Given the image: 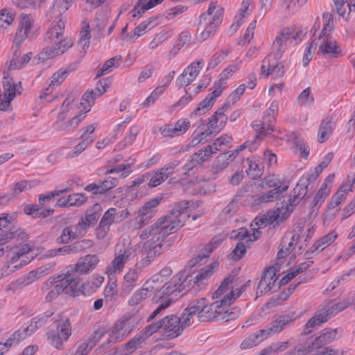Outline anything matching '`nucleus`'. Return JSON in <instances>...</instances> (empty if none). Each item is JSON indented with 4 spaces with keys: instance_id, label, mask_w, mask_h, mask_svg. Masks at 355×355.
Instances as JSON below:
<instances>
[{
    "instance_id": "nucleus-45",
    "label": "nucleus",
    "mask_w": 355,
    "mask_h": 355,
    "mask_svg": "<svg viewBox=\"0 0 355 355\" xmlns=\"http://www.w3.org/2000/svg\"><path fill=\"white\" fill-rule=\"evenodd\" d=\"M246 253V247L243 242H239L233 250L228 254V258L234 261L241 259Z\"/></svg>"
},
{
    "instance_id": "nucleus-22",
    "label": "nucleus",
    "mask_w": 355,
    "mask_h": 355,
    "mask_svg": "<svg viewBox=\"0 0 355 355\" xmlns=\"http://www.w3.org/2000/svg\"><path fill=\"white\" fill-rule=\"evenodd\" d=\"M162 198H154L146 202L139 209L140 221L144 223L155 214V208L159 204Z\"/></svg>"
},
{
    "instance_id": "nucleus-21",
    "label": "nucleus",
    "mask_w": 355,
    "mask_h": 355,
    "mask_svg": "<svg viewBox=\"0 0 355 355\" xmlns=\"http://www.w3.org/2000/svg\"><path fill=\"white\" fill-rule=\"evenodd\" d=\"M150 282H146L143 286L135 291L128 301L130 306H136L141 303L153 293H155L157 288L150 286Z\"/></svg>"
},
{
    "instance_id": "nucleus-48",
    "label": "nucleus",
    "mask_w": 355,
    "mask_h": 355,
    "mask_svg": "<svg viewBox=\"0 0 355 355\" xmlns=\"http://www.w3.org/2000/svg\"><path fill=\"white\" fill-rule=\"evenodd\" d=\"M144 250L146 253L145 257L137 261L136 263L137 268L141 269L148 266L155 258V252H151L147 247V243L144 245Z\"/></svg>"
},
{
    "instance_id": "nucleus-49",
    "label": "nucleus",
    "mask_w": 355,
    "mask_h": 355,
    "mask_svg": "<svg viewBox=\"0 0 355 355\" xmlns=\"http://www.w3.org/2000/svg\"><path fill=\"white\" fill-rule=\"evenodd\" d=\"M215 263L210 264L202 268L200 271L195 276L196 282L193 284L201 283L205 279L209 278L213 274V268Z\"/></svg>"
},
{
    "instance_id": "nucleus-25",
    "label": "nucleus",
    "mask_w": 355,
    "mask_h": 355,
    "mask_svg": "<svg viewBox=\"0 0 355 355\" xmlns=\"http://www.w3.org/2000/svg\"><path fill=\"white\" fill-rule=\"evenodd\" d=\"M139 279V272L137 268H131L124 275L121 290L126 294L130 293L133 288L137 286Z\"/></svg>"
},
{
    "instance_id": "nucleus-5",
    "label": "nucleus",
    "mask_w": 355,
    "mask_h": 355,
    "mask_svg": "<svg viewBox=\"0 0 355 355\" xmlns=\"http://www.w3.org/2000/svg\"><path fill=\"white\" fill-rule=\"evenodd\" d=\"M98 257L95 254H87L79 259L78 262L73 266L67 268V270L64 272L65 275H69L70 277H74L76 286L80 289L81 283L79 277L82 275L87 274L90 270L96 268L98 263Z\"/></svg>"
},
{
    "instance_id": "nucleus-55",
    "label": "nucleus",
    "mask_w": 355,
    "mask_h": 355,
    "mask_svg": "<svg viewBox=\"0 0 355 355\" xmlns=\"http://www.w3.org/2000/svg\"><path fill=\"white\" fill-rule=\"evenodd\" d=\"M222 315H219V319L222 321L227 322L231 320L236 319L240 315V309L236 306L226 309L225 311Z\"/></svg>"
},
{
    "instance_id": "nucleus-24",
    "label": "nucleus",
    "mask_w": 355,
    "mask_h": 355,
    "mask_svg": "<svg viewBox=\"0 0 355 355\" xmlns=\"http://www.w3.org/2000/svg\"><path fill=\"white\" fill-rule=\"evenodd\" d=\"M337 333V329L324 331L321 335L317 337L311 343L308 344V348L311 349V352L314 349H318L326 345L334 340Z\"/></svg>"
},
{
    "instance_id": "nucleus-20",
    "label": "nucleus",
    "mask_w": 355,
    "mask_h": 355,
    "mask_svg": "<svg viewBox=\"0 0 355 355\" xmlns=\"http://www.w3.org/2000/svg\"><path fill=\"white\" fill-rule=\"evenodd\" d=\"M144 339L139 334H137L130 340H129L122 349L115 347L110 352V355H128L134 352L141 344L144 342Z\"/></svg>"
},
{
    "instance_id": "nucleus-29",
    "label": "nucleus",
    "mask_w": 355,
    "mask_h": 355,
    "mask_svg": "<svg viewBox=\"0 0 355 355\" xmlns=\"http://www.w3.org/2000/svg\"><path fill=\"white\" fill-rule=\"evenodd\" d=\"M288 210V208H284V206L282 205V206L280 207H277L276 210L271 212H267L266 215L268 220V224L272 225L275 222L279 223V222L283 221L289 216Z\"/></svg>"
},
{
    "instance_id": "nucleus-16",
    "label": "nucleus",
    "mask_w": 355,
    "mask_h": 355,
    "mask_svg": "<svg viewBox=\"0 0 355 355\" xmlns=\"http://www.w3.org/2000/svg\"><path fill=\"white\" fill-rule=\"evenodd\" d=\"M277 280L276 271L274 267L266 268L257 288V295L261 296L270 291Z\"/></svg>"
},
{
    "instance_id": "nucleus-7",
    "label": "nucleus",
    "mask_w": 355,
    "mask_h": 355,
    "mask_svg": "<svg viewBox=\"0 0 355 355\" xmlns=\"http://www.w3.org/2000/svg\"><path fill=\"white\" fill-rule=\"evenodd\" d=\"M55 266V262L48 263L35 270L31 271L27 275L22 277L8 284L6 288V291L15 292L31 283H33L37 278L44 276L49 273Z\"/></svg>"
},
{
    "instance_id": "nucleus-23",
    "label": "nucleus",
    "mask_w": 355,
    "mask_h": 355,
    "mask_svg": "<svg viewBox=\"0 0 355 355\" xmlns=\"http://www.w3.org/2000/svg\"><path fill=\"white\" fill-rule=\"evenodd\" d=\"M295 313L291 312L288 314L279 315L272 320L270 326L274 334L280 333L286 326L295 320Z\"/></svg>"
},
{
    "instance_id": "nucleus-11",
    "label": "nucleus",
    "mask_w": 355,
    "mask_h": 355,
    "mask_svg": "<svg viewBox=\"0 0 355 355\" xmlns=\"http://www.w3.org/2000/svg\"><path fill=\"white\" fill-rule=\"evenodd\" d=\"M4 81L3 82V88L4 90V98L6 100L2 101L0 105V110H7L10 107L11 101L16 96V94H21L22 89L21 82L14 83L9 78V74L4 73Z\"/></svg>"
},
{
    "instance_id": "nucleus-36",
    "label": "nucleus",
    "mask_w": 355,
    "mask_h": 355,
    "mask_svg": "<svg viewBox=\"0 0 355 355\" xmlns=\"http://www.w3.org/2000/svg\"><path fill=\"white\" fill-rule=\"evenodd\" d=\"M228 156L226 154H220L214 161L211 166V172L214 175L218 174L230 164Z\"/></svg>"
},
{
    "instance_id": "nucleus-56",
    "label": "nucleus",
    "mask_w": 355,
    "mask_h": 355,
    "mask_svg": "<svg viewBox=\"0 0 355 355\" xmlns=\"http://www.w3.org/2000/svg\"><path fill=\"white\" fill-rule=\"evenodd\" d=\"M233 280V277L230 276L226 278H225L218 289L213 293L212 298L213 299H217L219 298L221 295H223L225 292H227L229 290V284L231 283Z\"/></svg>"
},
{
    "instance_id": "nucleus-19",
    "label": "nucleus",
    "mask_w": 355,
    "mask_h": 355,
    "mask_svg": "<svg viewBox=\"0 0 355 355\" xmlns=\"http://www.w3.org/2000/svg\"><path fill=\"white\" fill-rule=\"evenodd\" d=\"M206 302L205 298L197 299L184 310V312L182 313V318H184V325H190V320L195 315H197V318L198 319L199 313L202 312Z\"/></svg>"
},
{
    "instance_id": "nucleus-13",
    "label": "nucleus",
    "mask_w": 355,
    "mask_h": 355,
    "mask_svg": "<svg viewBox=\"0 0 355 355\" xmlns=\"http://www.w3.org/2000/svg\"><path fill=\"white\" fill-rule=\"evenodd\" d=\"M203 63L202 60H199L185 68L177 78L179 87H187L190 85L198 76L200 69L202 68Z\"/></svg>"
},
{
    "instance_id": "nucleus-4",
    "label": "nucleus",
    "mask_w": 355,
    "mask_h": 355,
    "mask_svg": "<svg viewBox=\"0 0 355 355\" xmlns=\"http://www.w3.org/2000/svg\"><path fill=\"white\" fill-rule=\"evenodd\" d=\"M322 18L324 20L322 30L318 37H316L317 42L319 45L318 54L323 55L333 54L336 55L340 51L338 50V46L336 42L330 38V33L332 31V26L330 25V21L333 19V15L329 12H324Z\"/></svg>"
},
{
    "instance_id": "nucleus-12",
    "label": "nucleus",
    "mask_w": 355,
    "mask_h": 355,
    "mask_svg": "<svg viewBox=\"0 0 355 355\" xmlns=\"http://www.w3.org/2000/svg\"><path fill=\"white\" fill-rule=\"evenodd\" d=\"M291 28H284L276 36L271 46V54L274 60H279L282 57L287 48V40L291 38Z\"/></svg>"
},
{
    "instance_id": "nucleus-39",
    "label": "nucleus",
    "mask_w": 355,
    "mask_h": 355,
    "mask_svg": "<svg viewBox=\"0 0 355 355\" xmlns=\"http://www.w3.org/2000/svg\"><path fill=\"white\" fill-rule=\"evenodd\" d=\"M85 114L80 112L67 122H65L61 124V125H59V131H69L76 128L80 125V122L85 119Z\"/></svg>"
},
{
    "instance_id": "nucleus-61",
    "label": "nucleus",
    "mask_w": 355,
    "mask_h": 355,
    "mask_svg": "<svg viewBox=\"0 0 355 355\" xmlns=\"http://www.w3.org/2000/svg\"><path fill=\"white\" fill-rule=\"evenodd\" d=\"M134 162H133L132 163H129V164H119L115 167H113L110 169L107 170L105 172V175L123 172V173L121 174V176L122 178H125L127 176H128L129 174L131 173V171H126V170L128 168H130L132 166V164H134Z\"/></svg>"
},
{
    "instance_id": "nucleus-43",
    "label": "nucleus",
    "mask_w": 355,
    "mask_h": 355,
    "mask_svg": "<svg viewBox=\"0 0 355 355\" xmlns=\"http://www.w3.org/2000/svg\"><path fill=\"white\" fill-rule=\"evenodd\" d=\"M68 74L69 71L67 70H60L53 73L51 78V83L49 84V87L46 89V91H49L51 89L52 90L55 85H60L67 78Z\"/></svg>"
},
{
    "instance_id": "nucleus-18",
    "label": "nucleus",
    "mask_w": 355,
    "mask_h": 355,
    "mask_svg": "<svg viewBox=\"0 0 355 355\" xmlns=\"http://www.w3.org/2000/svg\"><path fill=\"white\" fill-rule=\"evenodd\" d=\"M31 248L28 244H23L20 246L19 248H17V250L15 251V254L11 257L10 263L13 264L21 259L20 263L15 265L12 268H10V266L4 267L2 269V275H3L4 274L6 275H8L11 272H13L15 270L21 268L23 265H26L28 262H29V261L25 259L24 257L29 252Z\"/></svg>"
},
{
    "instance_id": "nucleus-53",
    "label": "nucleus",
    "mask_w": 355,
    "mask_h": 355,
    "mask_svg": "<svg viewBox=\"0 0 355 355\" xmlns=\"http://www.w3.org/2000/svg\"><path fill=\"white\" fill-rule=\"evenodd\" d=\"M309 184H310L309 179L302 178L294 188L293 193H297L302 199L307 193V185Z\"/></svg>"
},
{
    "instance_id": "nucleus-14",
    "label": "nucleus",
    "mask_w": 355,
    "mask_h": 355,
    "mask_svg": "<svg viewBox=\"0 0 355 355\" xmlns=\"http://www.w3.org/2000/svg\"><path fill=\"white\" fill-rule=\"evenodd\" d=\"M223 88L224 87L221 85L220 83L216 84L215 89L199 103L198 107L191 114L190 117L200 116L207 112L212 107L216 98L220 95Z\"/></svg>"
},
{
    "instance_id": "nucleus-33",
    "label": "nucleus",
    "mask_w": 355,
    "mask_h": 355,
    "mask_svg": "<svg viewBox=\"0 0 355 355\" xmlns=\"http://www.w3.org/2000/svg\"><path fill=\"white\" fill-rule=\"evenodd\" d=\"M278 60L268 59V68L266 76L271 74L275 78H277L284 76V66Z\"/></svg>"
},
{
    "instance_id": "nucleus-60",
    "label": "nucleus",
    "mask_w": 355,
    "mask_h": 355,
    "mask_svg": "<svg viewBox=\"0 0 355 355\" xmlns=\"http://www.w3.org/2000/svg\"><path fill=\"white\" fill-rule=\"evenodd\" d=\"M159 329H162V324L160 320L156 323H153L146 327L139 333V334L142 336L144 340H146L148 337H150L151 335H153L154 333L157 332Z\"/></svg>"
},
{
    "instance_id": "nucleus-15",
    "label": "nucleus",
    "mask_w": 355,
    "mask_h": 355,
    "mask_svg": "<svg viewBox=\"0 0 355 355\" xmlns=\"http://www.w3.org/2000/svg\"><path fill=\"white\" fill-rule=\"evenodd\" d=\"M116 209L115 208L108 209L103 214L96 229V236L99 240L104 239L108 235L110 228L112 224L114 223Z\"/></svg>"
},
{
    "instance_id": "nucleus-2",
    "label": "nucleus",
    "mask_w": 355,
    "mask_h": 355,
    "mask_svg": "<svg viewBox=\"0 0 355 355\" xmlns=\"http://www.w3.org/2000/svg\"><path fill=\"white\" fill-rule=\"evenodd\" d=\"M65 23L60 19L46 33L45 42L47 46L37 55L42 62L63 54L73 46L71 39L64 37Z\"/></svg>"
},
{
    "instance_id": "nucleus-46",
    "label": "nucleus",
    "mask_w": 355,
    "mask_h": 355,
    "mask_svg": "<svg viewBox=\"0 0 355 355\" xmlns=\"http://www.w3.org/2000/svg\"><path fill=\"white\" fill-rule=\"evenodd\" d=\"M252 126L259 133L255 136V139L262 134L263 136H266L270 131H273V128L270 125H266L263 121H254Z\"/></svg>"
},
{
    "instance_id": "nucleus-31",
    "label": "nucleus",
    "mask_w": 355,
    "mask_h": 355,
    "mask_svg": "<svg viewBox=\"0 0 355 355\" xmlns=\"http://www.w3.org/2000/svg\"><path fill=\"white\" fill-rule=\"evenodd\" d=\"M233 302V291H231L230 293L225 294V295L220 300L214 302L215 305V311L216 315V320L219 321L221 319H219L218 315H222L223 313L228 306H230Z\"/></svg>"
},
{
    "instance_id": "nucleus-8",
    "label": "nucleus",
    "mask_w": 355,
    "mask_h": 355,
    "mask_svg": "<svg viewBox=\"0 0 355 355\" xmlns=\"http://www.w3.org/2000/svg\"><path fill=\"white\" fill-rule=\"evenodd\" d=\"M12 216L3 214L0 216V245L8 242L10 240L20 238L24 239L26 234L21 228L13 225Z\"/></svg>"
},
{
    "instance_id": "nucleus-30",
    "label": "nucleus",
    "mask_w": 355,
    "mask_h": 355,
    "mask_svg": "<svg viewBox=\"0 0 355 355\" xmlns=\"http://www.w3.org/2000/svg\"><path fill=\"white\" fill-rule=\"evenodd\" d=\"M223 15V8H218L214 12L213 16L210 17H200V27L203 28L205 26H218L222 22V17Z\"/></svg>"
},
{
    "instance_id": "nucleus-27",
    "label": "nucleus",
    "mask_w": 355,
    "mask_h": 355,
    "mask_svg": "<svg viewBox=\"0 0 355 355\" xmlns=\"http://www.w3.org/2000/svg\"><path fill=\"white\" fill-rule=\"evenodd\" d=\"M79 36L80 39L77 42V45L83 49V52L85 53L90 44V28L87 21H83Z\"/></svg>"
},
{
    "instance_id": "nucleus-47",
    "label": "nucleus",
    "mask_w": 355,
    "mask_h": 355,
    "mask_svg": "<svg viewBox=\"0 0 355 355\" xmlns=\"http://www.w3.org/2000/svg\"><path fill=\"white\" fill-rule=\"evenodd\" d=\"M87 200V197L84 193H76L69 195L67 202L69 204V207H80L85 204Z\"/></svg>"
},
{
    "instance_id": "nucleus-32",
    "label": "nucleus",
    "mask_w": 355,
    "mask_h": 355,
    "mask_svg": "<svg viewBox=\"0 0 355 355\" xmlns=\"http://www.w3.org/2000/svg\"><path fill=\"white\" fill-rule=\"evenodd\" d=\"M327 314L324 313L323 312L316 314L306 323L304 330V334L307 335L311 334L313 329L318 328L322 323L327 321Z\"/></svg>"
},
{
    "instance_id": "nucleus-38",
    "label": "nucleus",
    "mask_w": 355,
    "mask_h": 355,
    "mask_svg": "<svg viewBox=\"0 0 355 355\" xmlns=\"http://www.w3.org/2000/svg\"><path fill=\"white\" fill-rule=\"evenodd\" d=\"M213 320H216L214 303H212L209 306H207L206 304L202 312L199 313L198 322H208Z\"/></svg>"
},
{
    "instance_id": "nucleus-50",
    "label": "nucleus",
    "mask_w": 355,
    "mask_h": 355,
    "mask_svg": "<svg viewBox=\"0 0 355 355\" xmlns=\"http://www.w3.org/2000/svg\"><path fill=\"white\" fill-rule=\"evenodd\" d=\"M77 237L76 233L73 232L71 227H66L62 231L61 235L57 239V243H67L71 239H76Z\"/></svg>"
},
{
    "instance_id": "nucleus-64",
    "label": "nucleus",
    "mask_w": 355,
    "mask_h": 355,
    "mask_svg": "<svg viewBox=\"0 0 355 355\" xmlns=\"http://www.w3.org/2000/svg\"><path fill=\"white\" fill-rule=\"evenodd\" d=\"M212 134V132L210 130H205L199 133L196 137H193L189 143V146L191 147H195L200 144H204L207 141L206 138L208 136H210Z\"/></svg>"
},
{
    "instance_id": "nucleus-63",
    "label": "nucleus",
    "mask_w": 355,
    "mask_h": 355,
    "mask_svg": "<svg viewBox=\"0 0 355 355\" xmlns=\"http://www.w3.org/2000/svg\"><path fill=\"white\" fill-rule=\"evenodd\" d=\"M311 89L310 87L306 88L298 96L297 102L300 105H306L313 103V96H310Z\"/></svg>"
},
{
    "instance_id": "nucleus-42",
    "label": "nucleus",
    "mask_w": 355,
    "mask_h": 355,
    "mask_svg": "<svg viewBox=\"0 0 355 355\" xmlns=\"http://www.w3.org/2000/svg\"><path fill=\"white\" fill-rule=\"evenodd\" d=\"M125 263V262L121 258H119V256H115L114 260L107 266L106 272L109 275L120 272L123 270Z\"/></svg>"
},
{
    "instance_id": "nucleus-26",
    "label": "nucleus",
    "mask_w": 355,
    "mask_h": 355,
    "mask_svg": "<svg viewBox=\"0 0 355 355\" xmlns=\"http://www.w3.org/2000/svg\"><path fill=\"white\" fill-rule=\"evenodd\" d=\"M130 324L127 320L116 322L112 331V338L114 341L123 339L130 334Z\"/></svg>"
},
{
    "instance_id": "nucleus-1",
    "label": "nucleus",
    "mask_w": 355,
    "mask_h": 355,
    "mask_svg": "<svg viewBox=\"0 0 355 355\" xmlns=\"http://www.w3.org/2000/svg\"><path fill=\"white\" fill-rule=\"evenodd\" d=\"M189 202H177L173 209L165 216L150 226L151 236L156 241L163 240L168 235L177 232L184 225L187 219Z\"/></svg>"
},
{
    "instance_id": "nucleus-28",
    "label": "nucleus",
    "mask_w": 355,
    "mask_h": 355,
    "mask_svg": "<svg viewBox=\"0 0 355 355\" xmlns=\"http://www.w3.org/2000/svg\"><path fill=\"white\" fill-rule=\"evenodd\" d=\"M288 189V185H281L275 187V189L261 195L258 198L259 203L270 202L278 199L280 195L285 192Z\"/></svg>"
},
{
    "instance_id": "nucleus-59",
    "label": "nucleus",
    "mask_w": 355,
    "mask_h": 355,
    "mask_svg": "<svg viewBox=\"0 0 355 355\" xmlns=\"http://www.w3.org/2000/svg\"><path fill=\"white\" fill-rule=\"evenodd\" d=\"M33 187V184L31 182L29 181H21L16 183L12 189V195L13 196H17L23 191H25L28 189H31Z\"/></svg>"
},
{
    "instance_id": "nucleus-62",
    "label": "nucleus",
    "mask_w": 355,
    "mask_h": 355,
    "mask_svg": "<svg viewBox=\"0 0 355 355\" xmlns=\"http://www.w3.org/2000/svg\"><path fill=\"white\" fill-rule=\"evenodd\" d=\"M216 26H205L203 28L200 27V24H198V32L200 33V39L205 40L214 35L216 31Z\"/></svg>"
},
{
    "instance_id": "nucleus-52",
    "label": "nucleus",
    "mask_w": 355,
    "mask_h": 355,
    "mask_svg": "<svg viewBox=\"0 0 355 355\" xmlns=\"http://www.w3.org/2000/svg\"><path fill=\"white\" fill-rule=\"evenodd\" d=\"M168 37V33L162 31L157 33L154 38L149 42L148 48L151 50L157 48L162 43H163Z\"/></svg>"
},
{
    "instance_id": "nucleus-37",
    "label": "nucleus",
    "mask_w": 355,
    "mask_h": 355,
    "mask_svg": "<svg viewBox=\"0 0 355 355\" xmlns=\"http://www.w3.org/2000/svg\"><path fill=\"white\" fill-rule=\"evenodd\" d=\"M338 235L335 231H331L326 236L322 237L314 243V249L321 252L325 248L330 245L337 238Z\"/></svg>"
},
{
    "instance_id": "nucleus-44",
    "label": "nucleus",
    "mask_w": 355,
    "mask_h": 355,
    "mask_svg": "<svg viewBox=\"0 0 355 355\" xmlns=\"http://www.w3.org/2000/svg\"><path fill=\"white\" fill-rule=\"evenodd\" d=\"M215 151L213 150V146H207L204 149H201L198 152L193 153L192 156L195 159H197L198 162L200 164L203 163L207 160L208 157H210Z\"/></svg>"
},
{
    "instance_id": "nucleus-41",
    "label": "nucleus",
    "mask_w": 355,
    "mask_h": 355,
    "mask_svg": "<svg viewBox=\"0 0 355 355\" xmlns=\"http://www.w3.org/2000/svg\"><path fill=\"white\" fill-rule=\"evenodd\" d=\"M132 254V250L125 246V243H119L116 245L114 256H119L125 263L130 259Z\"/></svg>"
},
{
    "instance_id": "nucleus-6",
    "label": "nucleus",
    "mask_w": 355,
    "mask_h": 355,
    "mask_svg": "<svg viewBox=\"0 0 355 355\" xmlns=\"http://www.w3.org/2000/svg\"><path fill=\"white\" fill-rule=\"evenodd\" d=\"M59 278L58 284H56L53 288L50 291L46 296V300L48 302H52L60 294L66 292L67 294L72 296H78L82 291L76 286V279L74 277L67 276L62 273L57 277Z\"/></svg>"
},
{
    "instance_id": "nucleus-3",
    "label": "nucleus",
    "mask_w": 355,
    "mask_h": 355,
    "mask_svg": "<svg viewBox=\"0 0 355 355\" xmlns=\"http://www.w3.org/2000/svg\"><path fill=\"white\" fill-rule=\"evenodd\" d=\"M187 279V276L185 275V272L180 271L155 293L152 302L158 304L169 298H173L175 301L182 297L189 291L188 286L184 284Z\"/></svg>"
},
{
    "instance_id": "nucleus-40",
    "label": "nucleus",
    "mask_w": 355,
    "mask_h": 355,
    "mask_svg": "<svg viewBox=\"0 0 355 355\" xmlns=\"http://www.w3.org/2000/svg\"><path fill=\"white\" fill-rule=\"evenodd\" d=\"M102 211L103 209L101 205L96 203L91 208L87 210L85 214L87 216V219L85 220L94 225L102 214Z\"/></svg>"
},
{
    "instance_id": "nucleus-9",
    "label": "nucleus",
    "mask_w": 355,
    "mask_h": 355,
    "mask_svg": "<svg viewBox=\"0 0 355 355\" xmlns=\"http://www.w3.org/2000/svg\"><path fill=\"white\" fill-rule=\"evenodd\" d=\"M57 322V332H48L47 340L52 346L61 350L64 348L63 341L67 340L71 334V323L68 318H61Z\"/></svg>"
},
{
    "instance_id": "nucleus-35",
    "label": "nucleus",
    "mask_w": 355,
    "mask_h": 355,
    "mask_svg": "<svg viewBox=\"0 0 355 355\" xmlns=\"http://www.w3.org/2000/svg\"><path fill=\"white\" fill-rule=\"evenodd\" d=\"M331 120L327 118L321 122V124L319 128V142L324 143V141H326L331 135Z\"/></svg>"
},
{
    "instance_id": "nucleus-10",
    "label": "nucleus",
    "mask_w": 355,
    "mask_h": 355,
    "mask_svg": "<svg viewBox=\"0 0 355 355\" xmlns=\"http://www.w3.org/2000/svg\"><path fill=\"white\" fill-rule=\"evenodd\" d=\"M162 331L168 338H174L180 335L184 329L189 325H184L182 315L178 317L176 315H170L160 320Z\"/></svg>"
},
{
    "instance_id": "nucleus-54",
    "label": "nucleus",
    "mask_w": 355,
    "mask_h": 355,
    "mask_svg": "<svg viewBox=\"0 0 355 355\" xmlns=\"http://www.w3.org/2000/svg\"><path fill=\"white\" fill-rule=\"evenodd\" d=\"M318 45V42H317V39H314L309 44L308 48L305 50L304 56H303V64L306 67L309 62L311 60L313 57V53L317 49Z\"/></svg>"
},
{
    "instance_id": "nucleus-51",
    "label": "nucleus",
    "mask_w": 355,
    "mask_h": 355,
    "mask_svg": "<svg viewBox=\"0 0 355 355\" xmlns=\"http://www.w3.org/2000/svg\"><path fill=\"white\" fill-rule=\"evenodd\" d=\"M52 315V312H47L45 314L39 315L37 318L34 319L35 320L28 327H27L28 329L31 332H33L35 330L45 324L47 319Z\"/></svg>"
},
{
    "instance_id": "nucleus-17",
    "label": "nucleus",
    "mask_w": 355,
    "mask_h": 355,
    "mask_svg": "<svg viewBox=\"0 0 355 355\" xmlns=\"http://www.w3.org/2000/svg\"><path fill=\"white\" fill-rule=\"evenodd\" d=\"M228 107L229 104L225 103L211 116L207 123V130H210L212 132L214 131L218 132L223 128L227 121V116L225 114V112Z\"/></svg>"
},
{
    "instance_id": "nucleus-57",
    "label": "nucleus",
    "mask_w": 355,
    "mask_h": 355,
    "mask_svg": "<svg viewBox=\"0 0 355 355\" xmlns=\"http://www.w3.org/2000/svg\"><path fill=\"white\" fill-rule=\"evenodd\" d=\"M71 245L72 248V251L74 254L91 248L93 245V242L91 240L84 239L76 241L71 243Z\"/></svg>"
},
{
    "instance_id": "nucleus-34",
    "label": "nucleus",
    "mask_w": 355,
    "mask_h": 355,
    "mask_svg": "<svg viewBox=\"0 0 355 355\" xmlns=\"http://www.w3.org/2000/svg\"><path fill=\"white\" fill-rule=\"evenodd\" d=\"M105 329H99L95 331L87 341L80 345L83 350L89 352L105 334Z\"/></svg>"
},
{
    "instance_id": "nucleus-58",
    "label": "nucleus",
    "mask_w": 355,
    "mask_h": 355,
    "mask_svg": "<svg viewBox=\"0 0 355 355\" xmlns=\"http://www.w3.org/2000/svg\"><path fill=\"white\" fill-rule=\"evenodd\" d=\"M345 194L342 191H337V192L333 196L331 201L328 205L329 210L334 209L338 207L342 202L346 199Z\"/></svg>"
}]
</instances>
